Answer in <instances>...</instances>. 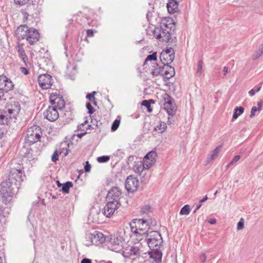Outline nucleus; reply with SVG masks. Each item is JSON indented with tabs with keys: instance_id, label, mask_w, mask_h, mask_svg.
Here are the masks:
<instances>
[{
	"instance_id": "864d4df0",
	"label": "nucleus",
	"mask_w": 263,
	"mask_h": 263,
	"mask_svg": "<svg viewBox=\"0 0 263 263\" xmlns=\"http://www.w3.org/2000/svg\"><path fill=\"white\" fill-rule=\"evenodd\" d=\"M29 0H14V2L20 5H24L26 4Z\"/></svg>"
},
{
	"instance_id": "a18cd8bd",
	"label": "nucleus",
	"mask_w": 263,
	"mask_h": 263,
	"mask_svg": "<svg viewBox=\"0 0 263 263\" xmlns=\"http://www.w3.org/2000/svg\"><path fill=\"white\" fill-rule=\"evenodd\" d=\"M202 61L200 60L198 62L197 69V73L199 75L201 74L202 72Z\"/></svg>"
},
{
	"instance_id": "6ab92c4d",
	"label": "nucleus",
	"mask_w": 263,
	"mask_h": 263,
	"mask_svg": "<svg viewBox=\"0 0 263 263\" xmlns=\"http://www.w3.org/2000/svg\"><path fill=\"white\" fill-rule=\"evenodd\" d=\"M159 58L162 64L169 65L174 60L175 52H173V53H171V54H166V53H161Z\"/></svg>"
},
{
	"instance_id": "ddd939ff",
	"label": "nucleus",
	"mask_w": 263,
	"mask_h": 263,
	"mask_svg": "<svg viewBox=\"0 0 263 263\" xmlns=\"http://www.w3.org/2000/svg\"><path fill=\"white\" fill-rule=\"evenodd\" d=\"M37 81L40 86L44 89L50 88L52 84V77L47 73L40 75Z\"/></svg>"
},
{
	"instance_id": "de8ad7c7",
	"label": "nucleus",
	"mask_w": 263,
	"mask_h": 263,
	"mask_svg": "<svg viewBox=\"0 0 263 263\" xmlns=\"http://www.w3.org/2000/svg\"><path fill=\"white\" fill-rule=\"evenodd\" d=\"M244 227V220L242 218H241L240 220L237 223V230H240L242 229Z\"/></svg>"
},
{
	"instance_id": "c03bdc74",
	"label": "nucleus",
	"mask_w": 263,
	"mask_h": 263,
	"mask_svg": "<svg viewBox=\"0 0 263 263\" xmlns=\"http://www.w3.org/2000/svg\"><path fill=\"white\" fill-rule=\"evenodd\" d=\"M263 54L262 51H261L260 49H259L258 51H257L253 55H252V59L253 60H255L259 58L261 55Z\"/></svg>"
},
{
	"instance_id": "09e8293b",
	"label": "nucleus",
	"mask_w": 263,
	"mask_h": 263,
	"mask_svg": "<svg viewBox=\"0 0 263 263\" xmlns=\"http://www.w3.org/2000/svg\"><path fill=\"white\" fill-rule=\"evenodd\" d=\"M91 165L88 161H86L84 163V171L86 173H88L90 171Z\"/></svg>"
},
{
	"instance_id": "a211bd4d",
	"label": "nucleus",
	"mask_w": 263,
	"mask_h": 263,
	"mask_svg": "<svg viewBox=\"0 0 263 263\" xmlns=\"http://www.w3.org/2000/svg\"><path fill=\"white\" fill-rule=\"evenodd\" d=\"M29 29L27 25L18 26L15 31V35L18 40L20 41L26 39Z\"/></svg>"
},
{
	"instance_id": "9d476101",
	"label": "nucleus",
	"mask_w": 263,
	"mask_h": 263,
	"mask_svg": "<svg viewBox=\"0 0 263 263\" xmlns=\"http://www.w3.org/2000/svg\"><path fill=\"white\" fill-rule=\"evenodd\" d=\"M121 196V192L118 187H112L108 192L107 201H111L114 203L120 205L119 200Z\"/></svg>"
},
{
	"instance_id": "4c0bfd02",
	"label": "nucleus",
	"mask_w": 263,
	"mask_h": 263,
	"mask_svg": "<svg viewBox=\"0 0 263 263\" xmlns=\"http://www.w3.org/2000/svg\"><path fill=\"white\" fill-rule=\"evenodd\" d=\"M157 60V53L156 52H154L151 54H149L147 56L146 58L144 61V64L148 61H156Z\"/></svg>"
},
{
	"instance_id": "a878e982",
	"label": "nucleus",
	"mask_w": 263,
	"mask_h": 263,
	"mask_svg": "<svg viewBox=\"0 0 263 263\" xmlns=\"http://www.w3.org/2000/svg\"><path fill=\"white\" fill-rule=\"evenodd\" d=\"M165 67L166 69L164 73L163 79L168 80L175 75V69L174 67L169 65H166Z\"/></svg>"
},
{
	"instance_id": "0e129e2a",
	"label": "nucleus",
	"mask_w": 263,
	"mask_h": 263,
	"mask_svg": "<svg viewBox=\"0 0 263 263\" xmlns=\"http://www.w3.org/2000/svg\"><path fill=\"white\" fill-rule=\"evenodd\" d=\"M152 17V12L149 11H148L146 14V18L149 22H150L151 21Z\"/></svg>"
},
{
	"instance_id": "2f4dec72",
	"label": "nucleus",
	"mask_w": 263,
	"mask_h": 263,
	"mask_svg": "<svg viewBox=\"0 0 263 263\" xmlns=\"http://www.w3.org/2000/svg\"><path fill=\"white\" fill-rule=\"evenodd\" d=\"M243 111L244 108L242 107H236L233 114V118L234 119H237L239 116L243 114Z\"/></svg>"
},
{
	"instance_id": "e2e57ef3",
	"label": "nucleus",
	"mask_w": 263,
	"mask_h": 263,
	"mask_svg": "<svg viewBox=\"0 0 263 263\" xmlns=\"http://www.w3.org/2000/svg\"><path fill=\"white\" fill-rule=\"evenodd\" d=\"M173 102H174V100L172 98L171 99H170V101H168V102H166L165 103H163V105L164 106H169V105H174L173 104Z\"/></svg>"
},
{
	"instance_id": "aec40b11",
	"label": "nucleus",
	"mask_w": 263,
	"mask_h": 263,
	"mask_svg": "<svg viewBox=\"0 0 263 263\" xmlns=\"http://www.w3.org/2000/svg\"><path fill=\"white\" fill-rule=\"evenodd\" d=\"M149 252L150 257L153 258L155 261L159 263L161 262L162 259V252L160 248H154V250H151Z\"/></svg>"
},
{
	"instance_id": "412c9836",
	"label": "nucleus",
	"mask_w": 263,
	"mask_h": 263,
	"mask_svg": "<svg viewBox=\"0 0 263 263\" xmlns=\"http://www.w3.org/2000/svg\"><path fill=\"white\" fill-rule=\"evenodd\" d=\"M37 5L29 3L28 4L26 9L25 10H22V13L24 15V17L27 18L29 15H33L34 13L35 14H37V12H34L33 11H35L36 9L37 8Z\"/></svg>"
},
{
	"instance_id": "c9c22d12",
	"label": "nucleus",
	"mask_w": 263,
	"mask_h": 263,
	"mask_svg": "<svg viewBox=\"0 0 263 263\" xmlns=\"http://www.w3.org/2000/svg\"><path fill=\"white\" fill-rule=\"evenodd\" d=\"M33 150L31 148L28 149L27 152L25 153V157L29 160H33L36 159V156L33 154Z\"/></svg>"
},
{
	"instance_id": "58836bf2",
	"label": "nucleus",
	"mask_w": 263,
	"mask_h": 263,
	"mask_svg": "<svg viewBox=\"0 0 263 263\" xmlns=\"http://www.w3.org/2000/svg\"><path fill=\"white\" fill-rule=\"evenodd\" d=\"M110 159L109 156H102L97 158V161L99 163H105L108 162Z\"/></svg>"
},
{
	"instance_id": "f8f14e48",
	"label": "nucleus",
	"mask_w": 263,
	"mask_h": 263,
	"mask_svg": "<svg viewBox=\"0 0 263 263\" xmlns=\"http://www.w3.org/2000/svg\"><path fill=\"white\" fill-rule=\"evenodd\" d=\"M139 184V182L138 179L133 176H129L126 179L125 186L128 192L134 193L137 191Z\"/></svg>"
},
{
	"instance_id": "4be33fe9",
	"label": "nucleus",
	"mask_w": 263,
	"mask_h": 263,
	"mask_svg": "<svg viewBox=\"0 0 263 263\" xmlns=\"http://www.w3.org/2000/svg\"><path fill=\"white\" fill-rule=\"evenodd\" d=\"M136 223L138 226V229H142V228L145 229V231H143V235H145V234L146 235L147 233H148V231L150 228V225H149V222L148 221V220L147 219L145 220L143 218H141V219H136Z\"/></svg>"
},
{
	"instance_id": "37998d69",
	"label": "nucleus",
	"mask_w": 263,
	"mask_h": 263,
	"mask_svg": "<svg viewBox=\"0 0 263 263\" xmlns=\"http://www.w3.org/2000/svg\"><path fill=\"white\" fill-rule=\"evenodd\" d=\"M86 108L88 110V113L89 115H92L95 111V108L92 106L89 102H87L86 104Z\"/></svg>"
},
{
	"instance_id": "6e6552de",
	"label": "nucleus",
	"mask_w": 263,
	"mask_h": 263,
	"mask_svg": "<svg viewBox=\"0 0 263 263\" xmlns=\"http://www.w3.org/2000/svg\"><path fill=\"white\" fill-rule=\"evenodd\" d=\"M144 253L139 247L133 246L129 249H126L122 252V255L125 258H130L132 259H135L142 256Z\"/></svg>"
},
{
	"instance_id": "1a4fd4ad",
	"label": "nucleus",
	"mask_w": 263,
	"mask_h": 263,
	"mask_svg": "<svg viewBox=\"0 0 263 263\" xmlns=\"http://www.w3.org/2000/svg\"><path fill=\"white\" fill-rule=\"evenodd\" d=\"M49 101L52 106H55L57 109L62 110L65 105L63 97L60 94L52 93L49 97Z\"/></svg>"
},
{
	"instance_id": "5701e85b",
	"label": "nucleus",
	"mask_w": 263,
	"mask_h": 263,
	"mask_svg": "<svg viewBox=\"0 0 263 263\" xmlns=\"http://www.w3.org/2000/svg\"><path fill=\"white\" fill-rule=\"evenodd\" d=\"M222 147L221 145H218L211 152V154H209L206 158L208 163L214 160L218 157L219 153L222 149Z\"/></svg>"
},
{
	"instance_id": "cd10ccee",
	"label": "nucleus",
	"mask_w": 263,
	"mask_h": 263,
	"mask_svg": "<svg viewBox=\"0 0 263 263\" xmlns=\"http://www.w3.org/2000/svg\"><path fill=\"white\" fill-rule=\"evenodd\" d=\"M166 124L160 120L158 124L154 127V130L157 132L158 133L161 134L166 130Z\"/></svg>"
},
{
	"instance_id": "4d7b16f0",
	"label": "nucleus",
	"mask_w": 263,
	"mask_h": 263,
	"mask_svg": "<svg viewBox=\"0 0 263 263\" xmlns=\"http://www.w3.org/2000/svg\"><path fill=\"white\" fill-rule=\"evenodd\" d=\"M99 121H98L96 119L94 118V116H92L91 117V123L93 125H95L97 127L99 126Z\"/></svg>"
},
{
	"instance_id": "69168bd1",
	"label": "nucleus",
	"mask_w": 263,
	"mask_h": 263,
	"mask_svg": "<svg viewBox=\"0 0 263 263\" xmlns=\"http://www.w3.org/2000/svg\"><path fill=\"white\" fill-rule=\"evenodd\" d=\"M257 108L258 109V111H260L262 109V106L263 105V101L260 100L259 102L257 103Z\"/></svg>"
},
{
	"instance_id": "5fc2aeb1",
	"label": "nucleus",
	"mask_w": 263,
	"mask_h": 263,
	"mask_svg": "<svg viewBox=\"0 0 263 263\" xmlns=\"http://www.w3.org/2000/svg\"><path fill=\"white\" fill-rule=\"evenodd\" d=\"M258 111V109L256 106H253L251 110L250 118H252L255 116V113L256 111Z\"/></svg>"
},
{
	"instance_id": "473e14b6",
	"label": "nucleus",
	"mask_w": 263,
	"mask_h": 263,
	"mask_svg": "<svg viewBox=\"0 0 263 263\" xmlns=\"http://www.w3.org/2000/svg\"><path fill=\"white\" fill-rule=\"evenodd\" d=\"M73 186L72 182L67 181L65 183L63 184L62 186V191L64 193H69V189Z\"/></svg>"
},
{
	"instance_id": "774afa93",
	"label": "nucleus",
	"mask_w": 263,
	"mask_h": 263,
	"mask_svg": "<svg viewBox=\"0 0 263 263\" xmlns=\"http://www.w3.org/2000/svg\"><path fill=\"white\" fill-rule=\"evenodd\" d=\"M81 263H92V262L91 259L87 258H84L82 259Z\"/></svg>"
},
{
	"instance_id": "e433bc0d",
	"label": "nucleus",
	"mask_w": 263,
	"mask_h": 263,
	"mask_svg": "<svg viewBox=\"0 0 263 263\" xmlns=\"http://www.w3.org/2000/svg\"><path fill=\"white\" fill-rule=\"evenodd\" d=\"M143 163L145 167L146 170H148L151 167V166L155 163L153 160H150L147 158V159H145V157H144Z\"/></svg>"
},
{
	"instance_id": "c756f323",
	"label": "nucleus",
	"mask_w": 263,
	"mask_h": 263,
	"mask_svg": "<svg viewBox=\"0 0 263 263\" xmlns=\"http://www.w3.org/2000/svg\"><path fill=\"white\" fill-rule=\"evenodd\" d=\"M161 66H159V64L157 63L154 64V65L153 66L152 69L151 70V73L153 76H158L160 74V68Z\"/></svg>"
},
{
	"instance_id": "8fccbe9b",
	"label": "nucleus",
	"mask_w": 263,
	"mask_h": 263,
	"mask_svg": "<svg viewBox=\"0 0 263 263\" xmlns=\"http://www.w3.org/2000/svg\"><path fill=\"white\" fill-rule=\"evenodd\" d=\"M173 52H175L173 48L170 47V48H166L165 49L163 50V51L161 53H166V54H171V53H173Z\"/></svg>"
},
{
	"instance_id": "39448f33",
	"label": "nucleus",
	"mask_w": 263,
	"mask_h": 263,
	"mask_svg": "<svg viewBox=\"0 0 263 263\" xmlns=\"http://www.w3.org/2000/svg\"><path fill=\"white\" fill-rule=\"evenodd\" d=\"M23 172L22 170L12 168L10 172L8 179L7 180L18 189L21 183L23 181L24 176H23Z\"/></svg>"
},
{
	"instance_id": "b1692460",
	"label": "nucleus",
	"mask_w": 263,
	"mask_h": 263,
	"mask_svg": "<svg viewBox=\"0 0 263 263\" xmlns=\"http://www.w3.org/2000/svg\"><path fill=\"white\" fill-rule=\"evenodd\" d=\"M166 7L168 13L171 14L176 12L178 10V4L176 0H170Z\"/></svg>"
},
{
	"instance_id": "dca6fc26",
	"label": "nucleus",
	"mask_w": 263,
	"mask_h": 263,
	"mask_svg": "<svg viewBox=\"0 0 263 263\" xmlns=\"http://www.w3.org/2000/svg\"><path fill=\"white\" fill-rule=\"evenodd\" d=\"M119 205L114 203L111 201H108L103 209V214L107 217H110L115 211L119 208Z\"/></svg>"
},
{
	"instance_id": "f3484780",
	"label": "nucleus",
	"mask_w": 263,
	"mask_h": 263,
	"mask_svg": "<svg viewBox=\"0 0 263 263\" xmlns=\"http://www.w3.org/2000/svg\"><path fill=\"white\" fill-rule=\"evenodd\" d=\"M39 37L40 34L37 30L34 28H30L26 40L30 45H33L39 41Z\"/></svg>"
},
{
	"instance_id": "ea45409f",
	"label": "nucleus",
	"mask_w": 263,
	"mask_h": 263,
	"mask_svg": "<svg viewBox=\"0 0 263 263\" xmlns=\"http://www.w3.org/2000/svg\"><path fill=\"white\" fill-rule=\"evenodd\" d=\"M152 212V207L149 205H145L141 208V213L142 214H148Z\"/></svg>"
},
{
	"instance_id": "7ed1b4c3",
	"label": "nucleus",
	"mask_w": 263,
	"mask_h": 263,
	"mask_svg": "<svg viewBox=\"0 0 263 263\" xmlns=\"http://www.w3.org/2000/svg\"><path fill=\"white\" fill-rule=\"evenodd\" d=\"M16 190L18 189L7 180L3 181L0 184V198L2 202L7 204L11 201Z\"/></svg>"
},
{
	"instance_id": "49530a36",
	"label": "nucleus",
	"mask_w": 263,
	"mask_h": 263,
	"mask_svg": "<svg viewBox=\"0 0 263 263\" xmlns=\"http://www.w3.org/2000/svg\"><path fill=\"white\" fill-rule=\"evenodd\" d=\"M59 160V154L57 150H55L51 156V160L53 162H56Z\"/></svg>"
},
{
	"instance_id": "393cba45",
	"label": "nucleus",
	"mask_w": 263,
	"mask_h": 263,
	"mask_svg": "<svg viewBox=\"0 0 263 263\" xmlns=\"http://www.w3.org/2000/svg\"><path fill=\"white\" fill-rule=\"evenodd\" d=\"M144 169H145V167L143 163V161H138L135 162V164L133 166V170L135 173L140 176Z\"/></svg>"
},
{
	"instance_id": "9b49d317",
	"label": "nucleus",
	"mask_w": 263,
	"mask_h": 263,
	"mask_svg": "<svg viewBox=\"0 0 263 263\" xmlns=\"http://www.w3.org/2000/svg\"><path fill=\"white\" fill-rule=\"evenodd\" d=\"M87 239L90 240V242L86 243V245L89 246L91 244L98 245L102 244L105 241L106 238L104 234L100 232H96L95 234L90 233L87 235Z\"/></svg>"
},
{
	"instance_id": "79ce46f5",
	"label": "nucleus",
	"mask_w": 263,
	"mask_h": 263,
	"mask_svg": "<svg viewBox=\"0 0 263 263\" xmlns=\"http://www.w3.org/2000/svg\"><path fill=\"white\" fill-rule=\"evenodd\" d=\"M120 123V120L116 119L113 122L111 125V130L115 131L116 130L119 126Z\"/></svg>"
},
{
	"instance_id": "052dcab7",
	"label": "nucleus",
	"mask_w": 263,
	"mask_h": 263,
	"mask_svg": "<svg viewBox=\"0 0 263 263\" xmlns=\"http://www.w3.org/2000/svg\"><path fill=\"white\" fill-rule=\"evenodd\" d=\"M167 65L168 64H163V66H161V68H160L161 73L160 75H161L163 77L164 76V73L165 70L166 69V67H165L166 66V65Z\"/></svg>"
},
{
	"instance_id": "c85d7f7f",
	"label": "nucleus",
	"mask_w": 263,
	"mask_h": 263,
	"mask_svg": "<svg viewBox=\"0 0 263 263\" xmlns=\"http://www.w3.org/2000/svg\"><path fill=\"white\" fill-rule=\"evenodd\" d=\"M164 109L169 116H174L176 112V107L175 105L164 106Z\"/></svg>"
},
{
	"instance_id": "4468645a",
	"label": "nucleus",
	"mask_w": 263,
	"mask_h": 263,
	"mask_svg": "<svg viewBox=\"0 0 263 263\" xmlns=\"http://www.w3.org/2000/svg\"><path fill=\"white\" fill-rule=\"evenodd\" d=\"M43 115L44 118L50 122L55 121L59 117L57 108L55 106H49L44 112Z\"/></svg>"
},
{
	"instance_id": "f257e3e1",
	"label": "nucleus",
	"mask_w": 263,
	"mask_h": 263,
	"mask_svg": "<svg viewBox=\"0 0 263 263\" xmlns=\"http://www.w3.org/2000/svg\"><path fill=\"white\" fill-rule=\"evenodd\" d=\"M175 30L174 24H167L164 21L160 23L158 26H155L154 29H146L147 34L154 35V36L162 42H170L176 45L177 39L176 36H173V34Z\"/></svg>"
},
{
	"instance_id": "2eb2a0df",
	"label": "nucleus",
	"mask_w": 263,
	"mask_h": 263,
	"mask_svg": "<svg viewBox=\"0 0 263 263\" xmlns=\"http://www.w3.org/2000/svg\"><path fill=\"white\" fill-rule=\"evenodd\" d=\"M14 84L11 80L4 75L0 76V91L8 92L13 89Z\"/></svg>"
},
{
	"instance_id": "a19ab883",
	"label": "nucleus",
	"mask_w": 263,
	"mask_h": 263,
	"mask_svg": "<svg viewBox=\"0 0 263 263\" xmlns=\"http://www.w3.org/2000/svg\"><path fill=\"white\" fill-rule=\"evenodd\" d=\"M240 158V156L239 155H236L233 157L232 160L227 165V168H228L231 165H234Z\"/></svg>"
},
{
	"instance_id": "338daca9",
	"label": "nucleus",
	"mask_w": 263,
	"mask_h": 263,
	"mask_svg": "<svg viewBox=\"0 0 263 263\" xmlns=\"http://www.w3.org/2000/svg\"><path fill=\"white\" fill-rule=\"evenodd\" d=\"M94 31L92 29H88L87 30V35L88 36H93Z\"/></svg>"
},
{
	"instance_id": "603ef678",
	"label": "nucleus",
	"mask_w": 263,
	"mask_h": 263,
	"mask_svg": "<svg viewBox=\"0 0 263 263\" xmlns=\"http://www.w3.org/2000/svg\"><path fill=\"white\" fill-rule=\"evenodd\" d=\"M163 100L164 101V103H165L166 102L170 101V99L172 98V97L167 93H165L162 96Z\"/></svg>"
},
{
	"instance_id": "f704fd0d",
	"label": "nucleus",
	"mask_w": 263,
	"mask_h": 263,
	"mask_svg": "<svg viewBox=\"0 0 263 263\" xmlns=\"http://www.w3.org/2000/svg\"><path fill=\"white\" fill-rule=\"evenodd\" d=\"M145 159H149L150 160H153L155 163L156 162V157H157V153L155 151H152L148 152L145 156Z\"/></svg>"
},
{
	"instance_id": "20e7f679",
	"label": "nucleus",
	"mask_w": 263,
	"mask_h": 263,
	"mask_svg": "<svg viewBox=\"0 0 263 263\" xmlns=\"http://www.w3.org/2000/svg\"><path fill=\"white\" fill-rule=\"evenodd\" d=\"M145 240L151 250H154V248H160L163 243L161 234L156 231H152L147 233Z\"/></svg>"
},
{
	"instance_id": "680f3d73",
	"label": "nucleus",
	"mask_w": 263,
	"mask_h": 263,
	"mask_svg": "<svg viewBox=\"0 0 263 263\" xmlns=\"http://www.w3.org/2000/svg\"><path fill=\"white\" fill-rule=\"evenodd\" d=\"M86 98L87 99H88L90 101H91L93 100H96L95 97H93L92 95H91L90 93H87L86 95Z\"/></svg>"
},
{
	"instance_id": "423d86ee",
	"label": "nucleus",
	"mask_w": 263,
	"mask_h": 263,
	"mask_svg": "<svg viewBox=\"0 0 263 263\" xmlns=\"http://www.w3.org/2000/svg\"><path fill=\"white\" fill-rule=\"evenodd\" d=\"M39 130L37 126H31L27 129L25 140L29 145H32L40 140L41 136L39 133Z\"/></svg>"
},
{
	"instance_id": "3c124183",
	"label": "nucleus",
	"mask_w": 263,
	"mask_h": 263,
	"mask_svg": "<svg viewBox=\"0 0 263 263\" xmlns=\"http://www.w3.org/2000/svg\"><path fill=\"white\" fill-rule=\"evenodd\" d=\"M261 87H257L256 89H252L249 91V94L251 97L253 96L256 92H258L260 90Z\"/></svg>"
},
{
	"instance_id": "0eeeda50",
	"label": "nucleus",
	"mask_w": 263,
	"mask_h": 263,
	"mask_svg": "<svg viewBox=\"0 0 263 263\" xmlns=\"http://www.w3.org/2000/svg\"><path fill=\"white\" fill-rule=\"evenodd\" d=\"M110 245L108 247L114 252H118L121 250L123 246V238L118 234L110 235L108 240Z\"/></svg>"
},
{
	"instance_id": "bb28decb",
	"label": "nucleus",
	"mask_w": 263,
	"mask_h": 263,
	"mask_svg": "<svg viewBox=\"0 0 263 263\" xmlns=\"http://www.w3.org/2000/svg\"><path fill=\"white\" fill-rule=\"evenodd\" d=\"M130 229L132 232L136 234L137 236L138 235L142 236L143 234V231H145V229H138V226L136 222H134L133 223H130Z\"/></svg>"
},
{
	"instance_id": "f03ea898",
	"label": "nucleus",
	"mask_w": 263,
	"mask_h": 263,
	"mask_svg": "<svg viewBox=\"0 0 263 263\" xmlns=\"http://www.w3.org/2000/svg\"><path fill=\"white\" fill-rule=\"evenodd\" d=\"M20 110L21 107L18 102L9 104L3 110L0 109V124L8 125L10 119H16V116L18 114Z\"/></svg>"
},
{
	"instance_id": "6e6d98bb",
	"label": "nucleus",
	"mask_w": 263,
	"mask_h": 263,
	"mask_svg": "<svg viewBox=\"0 0 263 263\" xmlns=\"http://www.w3.org/2000/svg\"><path fill=\"white\" fill-rule=\"evenodd\" d=\"M135 159V156L133 155L129 156L127 160V163L128 166H129L134 161Z\"/></svg>"
},
{
	"instance_id": "7c9ffc66",
	"label": "nucleus",
	"mask_w": 263,
	"mask_h": 263,
	"mask_svg": "<svg viewBox=\"0 0 263 263\" xmlns=\"http://www.w3.org/2000/svg\"><path fill=\"white\" fill-rule=\"evenodd\" d=\"M18 52L23 62L25 63H26V62H28L27 56L26 55L25 50H24L22 46H20V45H18Z\"/></svg>"
},
{
	"instance_id": "bf43d9fd",
	"label": "nucleus",
	"mask_w": 263,
	"mask_h": 263,
	"mask_svg": "<svg viewBox=\"0 0 263 263\" xmlns=\"http://www.w3.org/2000/svg\"><path fill=\"white\" fill-rule=\"evenodd\" d=\"M199 258L202 262L204 263L206 260V256L205 253H202L199 255Z\"/></svg>"
},
{
	"instance_id": "13d9d810",
	"label": "nucleus",
	"mask_w": 263,
	"mask_h": 263,
	"mask_svg": "<svg viewBox=\"0 0 263 263\" xmlns=\"http://www.w3.org/2000/svg\"><path fill=\"white\" fill-rule=\"evenodd\" d=\"M149 101H147V100H143L141 103V105L142 106H145L146 107V108L147 107H149V106H151V104L150 103L148 102Z\"/></svg>"
},
{
	"instance_id": "72a5a7b5",
	"label": "nucleus",
	"mask_w": 263,
	"mask_h": 263,
	"mask_svg": "<svg viewBox=\"0 0 263 263\" xmlns=\"http://www.w3.org/2000/svg\"><path fill=\"white\" fill-rule=\"evenodd\" d=\"M190 206L189 204H185L181 209L179 214L181 215H187L190 213Z\"/></svg>"
}]
</instances>
